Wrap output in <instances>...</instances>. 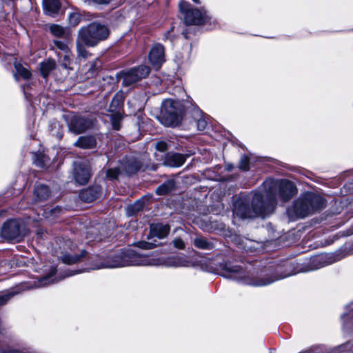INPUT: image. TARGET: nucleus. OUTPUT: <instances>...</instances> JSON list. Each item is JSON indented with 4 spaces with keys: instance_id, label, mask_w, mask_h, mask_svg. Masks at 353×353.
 Listing matches in <instances>:
<instances>
[{
    "instance_id": "nucleus-1",
    "label": "nucleus",
    "mask_w": 353,
    "mask_h": 353,
    "mask_svg": "<svg viewBox=\"0 0 353 353\" xmlns=\"http://www.w3.org/2000/svg\"><path fill=\"white\" fill-rule=\"evenodd\" d=\"M272 204L266 205L264 195L255 192L252 199L249 196L238 198L233 204V216L241 219L264 218L272 213Z\"/></svg>"
},
{
    "instance_id": "nucleus-2",
    "label": "nucleus",
    "mask_w": 353,
    "mask_h": 353,
    "mask_svg": "<svg viewBox=\"0 0 353 353\" xmlns=\"http://www.w3.org/2000/svg\"><path fill=\"white\" fill-rule=\"evenodd\" d=\"M221 269L223 271L221 274L223 277L254 287H261L271 284L275 281L283 279L289 275L285 274L274 277L264 276L262 274H258L256 275H254L253 274L247 275L241 267L234 265L232 263L223 264Z\"/></svg>"
},
{
    "instance_id": "nucleus-3",
    "label": "nucleus",
    "mask_w": 353,
    "mask_h": 353,
    "mask_svg": "<svg viewBox=\"0 0 353 353\" xmlns=\"http://www.w3.org/2000/svg\"><path fill=\"white\" fill-rule=\"evenodd\" d=\"M263 185L265 191L264 200L267 205L272 204V212L276 205L278 196L285 202L290 200L296 192L294 183L286 179L279 181L268 179L263 183Z\"/></svg>"
},
{
    "instance_id": "nucleus-4",
    "label": "nucleus",
    "mask_w": 353,
    "mask_h": 353,
    "mask_svg": "<svg viewBox=\"0 0 353 353\" xmlns=\"http://www.w3.org/2000/svg\"><path fill=\"white\" fill-rule=\"evenodd\" d=\"M160 264V260L152 256L140 254L133 250H128L122 252L119 256H115V259L112 264L108 265H99L93 269L121 268L130 265H159Z\"/></svg>"
},
{
    "instance_id": "nucleus-5",
    "label": "nucleus",
    "mask_w": 353,
    "mask_h": 353,
    "mask_svg": "<svg viewBox=\"0 0 353 353\" xmlns=\"http://www.w3.org/2000/svg\"><path fill=\"white\" fill-rule=\"evenodd\" d=\"M325 207V200L319 195L306 192L297 200L292 206L296 216L303 218Z\"/></svg>"
},
{
    "instance_id": "nucleus-6",
    "label": "nucleus",
    "mask_w": 353,
    "mask_h": 353,
    "mask_svg": "<svg viewBox=\"0 0 353 353\" xmlns=\"http://www.w3.org/2000/svg\"><path fill=\"white\" fill-rule=\"evenodd\" d=\"M109 34L106 26L94 22L81 28L79 30L78 37L86 46H94L99 41L107 39Z\"/></svg>"
},
{
    "instance_id": "nucleus-7",
    "label": "nucleus",
    "mask_w": 353,
    "mask_h": 353,
    "mask_svg": "<svg viewBox=\"0 0 353 353\" xmlns=\"http://www.w3.org/2000/svg\"><path fill=\"white\" fill-rule=\"evenodd\" d=\"M183 112L180 101L165 99L163 101L159 117L161 123L168 127H175L179 124Z\"/></svg>"
},
{
    "instance_id": "nucleus-8",
    "label": "nucleus",
    "mask_w": 353,
    "mask_h": 353,
    "mask_svg": "<svg viewBox=\"0 0 353 353\" xmlns=\"http://www.w3.org/2000/svg\"><path fill=\"white\" fill-rule=\"evenodd\" d=\"M179 8L183 15L184 23L187 25H201L204 22L205 13L199 9L190 8L188 2L181 0Z\"/></svg>"
},
{
    "instance_id": "nucleus-9",
    "label": "nucleus",
    "mask_w": 353,
    "mask_h": 353,
    "mask_svg": "<svg viewBox=\"0 0 353 353\" xmlns=\"http://www.w3.org/2000/svg\"><path fill=\"white\" fill-rule=\"evenodd\" d=\"M150 72V68L146 65H139L132 68L126 71L121 72L122 84L125 86H129L132 84L145 78Z\"/></svg>"
},
{
    "instance_id": "nucleus-10",
    "label": "nucleus",
    "mask_w": 353,
    "mask_h": 353,
    "mask_svg": "<svg viewBox=\"0 0 353 353\" xmlns=\"http://www.w3.org/2000/svg\"><path fill=\"white\" fill-rule=\"evenodd\" d=\"M1 236L7 240L19 241L21 238V222L10 219L4 223L1 230Z\"/></svg>"
},
{
    "instance_id": "nucleus-11",
    "label": "nucleus",
    "mask_w": 353,
    "mask_h": 353,
    "mask_svg": "<svg viewBox=\"0 0 353 353\" xmlns=\"http://www.w3.org/2000/svg\"><path fill=\"white\" fill-rule=\"evenodd\" d=\"M92 125V121L88 117L74 116L69 123V128L71 132L78 134L91 128Z\"/></svg>"
},
{
    "instance_id": "nucleus-12",
    "label": "nucleus",
    "mask_w": 353,
    "mask_h": 353,
    "mask_svg": "<svg viewBox=\"0 0 353 353\" xmlns=\"http://www.w3.org/2000/svg\"><path fill=\"white\" fill-rule=\"evenodd\" d=\"M335 254L330 253H322L310 259V270H314L324 266L332 264L339 260Z\"/></svg>"
},
{
    "instance_id": "nucleus-13",
    "label": "nucleus",
    "mask_w": 353,
    "mask_h": 353,
    "mask_svg": "<svg viewBox=\"0 0 353 353\" xmlns=\"http://www.w3.org/2000/svg\"><path fill=\"white\" fill-rule=\"evenodd\" d=\"M188 157V154L168 152L165 155L163 165L171 168H179L184 164Z\"/></svg>"
},
{
    "instance_id": "nucleus-14",
    "label": "nucleus",
    "mask_w": 353,
    "mask_h": 353,
    "mask_svg": "<svg viewBox=\"0 0 353 353\" xmlns=\"http://www.w3.org/2000/svg\"><path fill=\"white\" fill-rule=\"evenodd\" d=\"M149 59L152 65L159 67L165 61L163 46L159 43L154 45L150 50Z\"/></svg>"
},
{
    "instance_id": "nucleus-15",
    "label": "nucleus",
    "mask_w": 353,
    "mask_h": 353,
    "mask_svg": "<svg viewBox=\"0 0 353 353\" xmlns=\"http://www.w3.org/2000/svg\"><path fill=\"white\" fill-rule=\"evenodd\" d=\"M90 178V172L87 166L79 164L75 167L74 179L78 183L84 185L88 182Z\"/></svg>"
},
{
    "instance_id": "nucleus-16",
    "label": "nucleus",
    "mask_w": 353,
    "mask_h": 353,
    "mask_svg": "<svg viewBox=\"0 0 353 353\" xmlns=\"http://www.w3.org/2000/svg\"><path fill=\"white\" fill-rule=\"evenodd\" d=\"M170 228L168 224L156 223L150 225V235L152 237H157L159 239H163L165 237L169 232Z\"/></svg>"
},
{
    "instance_id": "nucleus-17",
    "label": "nucleus",
    "mask_w": 353,
    "mask_h": 353,
    "mask_svg": "<svg viewBox=\"0 0 353 353\" xmlns=\"http://www.w3.org/2000/svg\"><path fill=\"white\" fill-rule=\"evenodd\" d=\"M165 264L170 267H188L191 261L185 256H174L168 258Z\"/></svg>"
},
{
    "instance_id": "nucleus-18",
    "label": "nucleus",
    "mask_w": 353,
    "mask_h": 353,
    "mask_svg": "<svg viewBox=\"0 0 353 353\" xmlns=\"http://www.w3.org/2000/svg\"><path fill=\"white\" fill-rule=\"evenodd\" d=\"M74 145L83 149L94 148L97 145V140L94 136H81L79 137Z\"/></svg>"
},
{
    "instance_id": "nucleus-19",
    "label": "nucleus",
    "mask_w": 353,
    "mask_h": 353,
    "mask_svg": "<svg viewBox=\"0 0 353 353\" xmlns=\"http://www.w3.org/2000/svg\"><path fill=\"white\" fill-rule=\"evenodd\" d=\"M43 4L46 14L52 17H54L61 8L59 0H44Z\"/></svg>"
},
{
    "instance_id": "nucleus-20",
    "label": "nucleus",
    "mask_w": 353,
    "mask_h": 353,
    "mask_svg": "<svg viewBox=\"0 0 353 353\" xmlns=\"http://www.w3.org/2000/svg\"><path fill=\"white\" fill-rule=\"evenodd\" d=\"M86 251L81 250L79 254H73L71 253H65L61 256V261L63 263L72 265L79 262L82 258L85 256Z\"/></svg>"
},
{
    "instance_id": "nucleus-21",
    "label": "nucleus",
    "mask_w": 353,
    "mask_h": 353,
    "mask_svg": "<svg viewBox=\"0 0 353 353\" xmlns=\"http://www.w3.org/2000/svg\"><path fill=\"white\" fill-rule=\"evenodd\" d=\"M99 194V191L94 188H88L81 191L79 194L81 199L86 203H90L95 200Z\"/></svg>"
},
{
    "instance_id": "nucleus-22",
    "label": "nucleus",
    "mask_w": 353,
    "mask_h": 353,
    "mask_svg": "<svg viewBox=\"0 0 353 353\" xmlns=\"http://www.w3.org/2000/svg\"><path fill=\"white\" fill-rule=\"evenodd\" d=\"M34 194L37 200L45 201L49 197L50 192L47 185L41 184L35 187Z\"/></svg>"
},
{
    "instance_id": "nucleus-23",
    "label": "nucleus",
    "mask_w": 353,
    "mask_h": 353,
    "mask_svg": "<svg viewBox=\"0 0 353 353\" xmlns=\"http://www.w3.org/2000/svg\"><path fill=\"white\" fill-rule=\"evenodd\" d=\"M175 186V181L173 179H170L165 181L163 184L159 185L157 190L156 193L159 195H165L174 190Z\"/></svg>"
},
{
    "instance_id": "nucleus-24",
    "label": "nucleus",
    "mask_w": 353,
    "mask_h": 353,
    "mask_svg": "<svg viewBox=\"0 0 353 353\" xmlns=\"http://www.w3.org/2000/svg\"><path fill=\"white\" fill-rule=\"evenodd\" d=\"M142 164L141 162L135 159H132L127 161V163L125 165V170L127 173L132 174L138 172Z\"/></svg>"
},
{
    "instance_id": "nucleus-25",
    "label": "nucleus",
    "mask_w": 353,
    "mask_h": 353,
    "mask_svg": "<svg viewBox=\"0 0 353 353\" xmlns=\"http://www.w3.org/2000/svg\"><path fill=\"white\" fill-rule=\"evenodd\" d=\"M14 68L16 70V74H14V78L18 81L19 76L21 77L24 79H30L31 73L26 68H24L21 63H15Z\"/></svg>"
},
{
    "instance_id": "nucleus-26",
    "label": "nucleus",
    "mask_w": 353,
    "mask_h": 353,
    "mask_svg": "<svg viewBox=\"0 0 353 353\" xmlns=\"http://www.w3.org/2000/svg\"><path fill=\"white\" fill-rule=\"evenodd\" d=\"M341 318L343 321V327L346 329L350 328L353 324V303L348 305V312L343 314Z\"/></svg>"
},
{
    "instance_id": "nucleus-27",
    "label": "nucleus",
    "mask_w": 353,
    "mask_h": 353,
    "mask_svg": "<svg viewBox=\"0 0 353 353\" xmlns=\"http://www.w3.org/2000/svg\"><path fill=\"white\" fill-rule=\"evenodd\" d=\"M55 62L53 60L49 59L41 63V72L44 77H46L49 73L55 68Z\"/></svg>"
},
{
    "instance_id": "nucleus-28",
    "label": "nucleus",
    "mask_w": 353,
    "mask_h": 353,
    "mask_svg": "<svg viewBox=\"0 0 353 353\" xmlns=\"http://www.w3.org/2000/svg\"><path fill=\"white\" fill-rule=\"evenodd\" d=\"M123 95L120 93H117L112 99L110 105L109 111L111 112H115L123 105Z\"/></svg>"
},
{
    "instance_id": "nucleus-29",
    "label": "nucleus",
    "mask_w": 353,
    "mask_h": 353,
    "mask_svg": "<svg viewBox=\"0 0 353 353\" xmlns=\"http://www.w3.org/2000/svg\"><path fill=\"white\" fill-rule=\"evenodd\" d=\"M123 119V116L120 110L112 112L110 117L111 123L112 128L115 130H119L121 128V122Z\"/></svg>"
},
{
    "instance_id": "nucleus-30",
    "label": "nucleus",
    "mask_w": 353,
    "mask_h": 353,
    "mask_svg": "<svg viewBox=\"0 0 353 353\" xmlns=\"http://www.w3.org/2000/svg\"><path fill=\"white\" fill-rule=\"evenodd\" d=\"M56 273V270L53 269L51 270L50 273L46 276L41 277L38 280L37 283L35 285L37 287H44L50 283H53L54 282V279H52V276Z\"/></svg>"
},
{
    "instance_id": "nucleus-31",
    "label": "nucleus",
    "mask_w": 353,
    "mask_h": 353,
    "mask_svg": "<svg viewBox=\"0 0 353 353\" xmlns=\"http://www.w3.org/2000/svg\"><path fill=\"white\" fill-rule=\"evenodd\" d=\"M48 161L49 159L45 154L41 153L34 154V163L36 166L39 167L41 168H44L46 167Z\"/></svg>"
},
{
    "instance_id": "nucleus-32",
    "label": "nucleus",
    "mask_w": 353,
    "mask_h": 353,
    "mask_svg": "<svg viewBox=\"0 0 353 353\" xmlns=\"http://www.w3.org/2000/svg\"><path fill=\"white\" fill-rule=\"evenodd\" d=\"M58 56L60 59H63L61 61V65L65 68H67L72 61V55L70 50L69 49L63 52H58Z\"/></svg>"
},
{
    "instance_id": "nucleus-33",
    "label": "nucleus",
    "mask_w": 353,
    "mask_h": 353,
    "mask_svg": "<svg viewBox=\"0 0 353 353\" xmlns=\"http://www.w3.org/2000/svg\"><path fill=\"white\" fill-rule=\"evenodd\" d=\"M50 32L52 35L57 37H64L65 29L57 24H52L49 27Z\"/></svg>"
},
{
    "instance_id": "nucleus-34",
    "label": "nucleus",
    "mask_w": 353,
    "mask_h": 353,
    "mask_svg": "<svg viewBox=\"0 0 353 353\" xmlns=\"http://www.w3.org/2000/svg\"><path fill=\"white\" fill-rule=\"evenodd\" d=\"M194 245L196 248L203 250H210L212 248V244L204 238H196Z\"/></svg>"
},
{
    "instance_id": "nucleus-35",
    "label": "nucleus",
    "mask_w": 353,
    "mask_h": 353,
    "mask_svg": "<svg viewBox=\"0 0 353 353\" xmlns=\"http://www.w3.org/2000/svg\"><path fill=\"white\" fill-rule=\"evenodd\" d=\"M68 19L69 23L72 26H76L81 22L82 17L81 14L77 12H72L69 13Z\"/></svg>"
},
{
    "instance_id": "nucleus-36",
    "label": "nucleus",
    "mask_w": 353,
    "mask_h": 353,
    "mask_svg": "<svg viewBox=\"0 0 353 353\" xmlns=\"http://www.w3.org/2000/svg\"><path fill=\"white\" fill-rule=\"evenodd\" d=\"M239 168L243 171H248L250 169V159L246 155L241 157L239 161Z\"/></svg>"
},
{
    "instance_id": "nucleus-37",
    "label": "nucleus",
    "mask_w": 353,
    "mask_h": 353,
    "mask_svg": "<svg viewBox=\"0 0 353 353\" xmlns=\"http://www.w3.org/2000/svg\"><path fill=\"white\" fill-rule=\"evenodd\" d=\"M53 44L57 48H58L60 50L59 52H63L70 49L68 45L61 41L54 40Z\"/></svg>"
},
{
    "instance_id": "nucleus-38",
    "label": "nucleus",
    "mask_w": 353,
    "mask_h": 353,
    "mask_svg": "<svg viewBox=\"0 0 353 353\" xmlns=\"http://www.w3.org/2000/svg\"><path fill=\"white\" fill-rule=\"evenodd\" d=\"M100 67L101 61L99 59H96L94 61L92 62L88 70L90 75H94Z\"/></svg>"
},
{
    "instance_id": "nucleus-39",
    "label": "nucleus",
    "mask_w": 353,
    "mask_h": 353,
    "mask_svg": "<svg viewBox=\"0 0 353 353\" xmlns=\"http://www.w3.org/2000/svg\"><path fill=\"white\" fill-rule=\"evenodd\" d=\"M119 169L117 168L108 169L106 171V176L111 180L115 179L119 176Z\"/></svg>"
},
{
    "instance_id": "nucleus-40",
    "label": "nucleus",
    "mask_w": 353,
    "mask_h": 353,
    "mask_svg": "<svg viewBox=\"0 0 353 353\" xmlns=\"http://www.w3.org/2000/svg\"><path fill=\"white\" fill-rule=\"evenodd\" d=\"M156 149L160 152H165L168 149V145L165 141H159L156 143Z\"/></svg>"
},
{
    "instance_id": "nucleus-41",
    "label": "nucleus",
    "mask_w": 353,
    "mask_h": 353,
    "mask_svg": "<svg viewBox=\"0 0 353 353\" xmlns=\"http://www.w3.org/2000/svg\"><path fill=\"white\" fill-rule=\"evenodd\" d=\"M172 243L174 245V246L176 248H178V249H184L185 248V243L183 242V241L180 239V238H176L174 239L173 241H172Z\"/></svg>"
},
{
    "instance_id": "nucleus-42",
    "label": "nucleus",
    "mask_w": 353,
    "mask_h": 353,
    "mask_svg": "<svg viewBox=\"0 0 353 353\" xmlns=\"http://www.w3.org/2000/svg\"><path fill=\"white\" fill-rule=\"evenodd\" d=\"M143 208V203L142 201H137L134 204L131 206L129 209L133 211V213L140 211Z\"/></svg>"
},
{
    "instance_id": "nucleus-43",
    "label": "nucleus",
    "mask_w": 353,
    "mask_h": 353,
    "mask_svg": "<svg viewBox=\"0 0 353 353\" xmlns=\"http://www.w3.org/2000/svg\"><path fill=\"white\" fill-rule=\"evenodd\" d=\"M207 121L204 118H200L197 121V128L199 130H204L207 126Z\"/></svg>"
},
{
    "instance_id": "nucleus-44",
    "label": "nucleus",
    "mask_w": 353,
    "mask_h": 353,
    "mask_svg": "<svg viewBox=\"0 0 353 353\" xmlns=\"http://www.w3.org/2000/svg\"><path fill=\"white\" fill-rule=\"evenodd\" d=\"M138 246L140 248H142L144 250H149V249H152L154 247V244L152 243H150V242L141 241V242L138 243Z\"/></svg>"
},
{
    "instance_id": "nucleus-45",
    "label": "nucleus",
    "mask_w": 353,
    "mask_h": 353,
    "mask_svg": "<svg viewBox=\"0 0 353 353\" xmlns=\"http://www.w3.org/2000/svg\"><path fill=\"white\" fill-rule=\"evenodd\" d=\"M77 52L79 57H81L83 58H86L88 57V51L81 45L77 46Z\"/></svg>"
},
{
    "instance_id": "nucleus-46",
    "label": "nucleus",
    "mask_w": 353,
    "mask_h": 353,
    "mask_svg": "<svg viewBox=\"0 0 353 353\" xmlns=\"http://www.w3.org/2000/svg\"><path fill=\"white\" fill-rule=\"evenodd\" d=\"M252 243V241L248 239L245 240V245H243L241 248L246 250V251H252V246L251 244Z\"/></svg>"
},
{
    "instance_id": "nucleus-47",
    "label": "nucleus",
    "mask_w": 353,
    "mask_h": 353,
    "mask_svg": "<svg viewBox=\"0 0 353 353\" xmlns=\"http://www.w3.org/2000/svg\"><path fill=\"white\" fill-rule=\"evenodd\" d=\"M339 348L341 350H349L353 351V345L350 346V343H347L346 344L341 345Z\"/></svg>"
},
{
    "instance_id": "nucleus-48",
    "label": "nucleus",
    "mask_w": 353,
    "mask_h": 353,
    "mask_svg": "<svg viewBox=\"0 0 353 353\" xmlns=\"http://www.w3.org/2000/svg\"><path fill=\"white\" fill-rule=\"evenodd\" d=\"M94 2L98 4H108L111 0H92Z\"/></svg>"
},
{
    "instance_id": "nucleus-49",
    "label": "nucleus",
    "mask_w": 353,
    "mask_h": 353,
    "mask_svg": "<svg viewBox=\"0 0 353 353\" xmlns=\"http://www.w3.org/2000/svg\"><path fill=\"white\" fill-rule=\"evenodd\" d=\"M5 353H23V352L19 350H9L5 352Z\"/></svg>"
},
{
    "instance_id": "nucleus-50",
    "label": "nucleus",
    "mask_w": 353,
    "mask_h": 353,
    "mask_svg": "<svg viewBox=\"0 0 353 353\" xmlns=\"http://www.w3.org/2000/svg\"><path fill=\"white\" fill-rule=\"evenodd\" d=\"M79 272H80V271H75L74 272L68 274L66 276H72V275L76 274H77Z\"/></svg>"
},
{
    "instance_id": "nucleus-51",
    "label": "nucleus",
    "mask_w": 353,
    "mask_h": 353,
    "mask_svg": "<svg viewBox=\"0 0 353 353\" xmlns=\"http://www.w3.org/2000/svg\"><path fill=\"white\" fill-rule=\"evenodd\" d=\"M194 3L199 4L200 3V1L199 0H192Z\"/></svg>"
}]
</instances>
